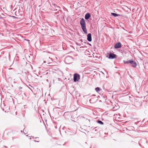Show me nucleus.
<instances>
[{
	"instance_id": "obj_1",
	"label": "nucleus",
	"mask_w": 148,
	"mask_h": 148,
	"mask_svg": "<svg viewBox=\"0 0 148 148\" xmlns=\"http://www.w3.org/2000/svg\"><path fill=\"white\" fill-rule=\"evenodd\" d=\"M80 24L84 32L86 34H87V30L86 28V22L83 18H82L80 20Z\"/></svg>"
},
{
	"instance_id": "obj_2",
	"label": "nucleus",
	"mask_w": 148,
	"mask_h": 148,
	"mask_svg": "<svg viewBox=\"0 0 148 148\" xmlns=\"http://www.w3.org/2000/svg\"><path fill=\"white\" fill-rule=\"evenodd\" d=\"M80 79V75L77 73H75L73 75V80L74 82L78 81Z\"/></svg>"
},
{
	"instance_id": "obj_3",
	"label": "nucleus",
	"mask_w": 148,
	"mask_h": 148,
	"mask_svg": "<svg viewBox=\"0 0 148 148\" xmlns=\"http://www.w3.org/2000/svg\"><path fill=\"white\" fill-rule=\"evenodd\" d=\"M106 56L107 57H108L110 59L115 58H116V55L112 53H110L109 55L107 53Z\"/></svg>"
},
{
	"instance_id": "obj_4",
	"label": "nucleus",
	"mask_w": 148,
	"mask_h": 148,
	"mask_svg": "<svg viewBox=\"0 0 148 148\" xmlns=\"http://www.w3.org/2000/svg\"><path fill=\"white\" fill-rule=\"evenodd\" d=\"M129 63L132 64V66L135 67L136 66V63L132 60H129Z\"/></svg>"
},
{
	"instance_id": "obj_5",
	"label": "nucleus",
	"mask_w": 148,
	"mask_h": 148,
	"mask_svg": "<svg viewBox=\"0 0 148 148\" xmlns=\"http://www.w3.org/2000/svg\"><path fill=\"white\" fill-rule=\"evenodd\" d=\"M87 39L90 42L91 41V34L89 33L88 34Z\"/></svg>"
},
{
	"instance_id": "obj_6",
	"label": "nucleus",
	"mask_w": 148,
	"mask_h": 148,
	"mask_svg": "<svg viewBox=\"0 0 148 148\" xmlns=\"http://www.w3.org/2000/svg\"><path fill=\"white\" fill-rule=\"evenodd\" d=\"M121 47V44L120 42H118L117 43H116L114 45V47L115 48H120Z\"/></svg>"
},
{
	"instance_id": "obj_7",
	"label": "nucleus",
	"mask_w": 148,
	"mask_h": 148,
	"mask_svg": "<svg viewBox=\"0 0 148 148\" xmlns=\"http://www.w3.org/2000/svg\"><path fill=\"white\" fill-rule=\"evenodd\" d=\"M90 17V14L89 13H87L85 15V19L86 20H87Z\"/></svg>"
},
{
	"instance_id": "obj_8",
	"label": "nucleus",
	"mask_w": 148,
	"mask_h": 148,
	"mask_svg": "<svg viewBox=\"0 0 148 148\" xmlns=\"http://www.w3.org/2000/svg\"><path fill=\"white\" fill-rule=\"evenodd\" d=\"M111 14L113 16H115V17L117 16H119L118 14H116V13H111Z\"/></svg>"
},
{
	"instance_id": "obj_9",
	"label": "nucleus",
	"mask_w": 148,
	"mask_h": 148,
	"mask_svg": "<svg viewBox=\"0 0 148 148\" xmlns=\"http://www.w3.org/2000/svg\"><path fill=\"white\" fill-rule=\"evenodd\" d=\"M95 90L97 92H98L100 90V89L99 87H97L95 88Z\"/></svg>"
},
{
	"instance_id": "obj_10",
	"label": "nucleus",
	"mask_w": 148,
	"mask_h": 148,
	"mask_svg": "<svg viewBox=\"0 0 148 148\" xmlns=\"http://www.w3.org/2000/svg\"><path fill=\"white\" fill-rule=\"evenodd\" d=\"M98 123L99 124H101V125L103 124V123L100 120L98 121H97Z\"/></svg>"
},
{
	"instance_id": "obj_11",
	"label": "nucleus",
	"mask_w": 148,
	"mask_h": 148,
	"mask_svg": "<svg viewBox=\"0 0 148 148\" xmlns=\"http://www.w3.org/2000/svg\"><path fill=\"white\" fill-rule=\"evenodd\" d=\"M124 62L125 63V64H129V61H124Z\"/></svg>"
}]
</instances>
